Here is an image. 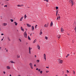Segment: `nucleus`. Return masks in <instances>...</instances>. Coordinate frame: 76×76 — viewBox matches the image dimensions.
<instances>
[{
	"label": "nucleus",
	"instance_id": "1",
	"mask_svg": "<svg viewBox=\"0 0 76 76\" xmlns=\"http://www.w3.org/2000/svg\"><path fill=\"white\" fill-rule=\"evenodd\" d=\"M25 38H27V34L26 33V31H25L23 34Z\"/></svg>",
	"mask_w": 76,
	"mask_h": 76
},
{
	"label": "nucleus",
	"instance_id": "2",
	"mask_svg": "<svg viewBox=\"0 0 76 76\" xmlns=\"http://www.w3.org/2000/svg\"><path fill=\"white\" fill-rule=\"evenodd\" d=\"M29 65L30 66V67L31 68V69H33L34 68H33V65H32V63H30L29 64Z\"/></svg>",
	"mask_w": 76,
	"mask_h": 76
},
{
	"label": "nucleus",
	"instance_id": "3",
	"mask_svg": "<svg viewBox=\"0 0 76 76\" xmlns=\"http://www.w3.org/2000/svg\"><path fill=\"white\" fill-rule=\"evenodd\" d=\"M32 50V48L29 47V54H31V50Z\"/></svg>",
	"mask_w": 76,
	"mask_h": 76
},
{
	"label": "nucleus",
	"instance_id": "4",
	"mask_svg": "<svg viewBox=\"0 0 76 76\" xmlns=\"http://www.w3.org/2000/svg\"><path fill=\"white\" fill-rule=\"evenodd\" d=\"M69 2H70V3H71V4H72V6H73L74 5V1L73 0H70L69 1Z\"/></svg>",
	"mask_w": 76,
	"mask_h": 76
},
{
	"label": "nucleus",
	"instance_id": "5",
	"mask_svg": "<svg viewBox=\"0 0 76 76\" xmlns=\"http://www.w3.org/2000/svg\"><path fill=\"white\" fill-rule=\"evenodd\" d=\"M59 63H61V64L63 63V60H61L60 59H59Z\"/></svg>",
	"mask_w": 76,
	"mask_h": 76
},
{
	"label": "nucleus",
	"instance_id": "6",
	"mask_svg": "<svg viewBox=\"0 0 76 76\" xmlns=\"http://www.w3.org/2000/svg\"><path fill=\"white\" fill-rule=\"evenodd\" d=\"M44 59H45V60H46V55H45V54H44Z\"/></svg>",
	"mask_w": 76,
	"mask_h": 76
},
{
	"label": "nucleus",
	"instance_id": "7",
	"mask_svg": "<svg viewBox=\"0 0 76 76\" xmlns=\"http://www.w3.org/2000/svg\"><path fill=\"white\" fill-rule=\"evenodd\" d=\"M6 68H7V69H8V70H9V69H10V67L9 66H7Z\"/></svg>",
	"mask_w": 76,
	"mask_h": 76
},
{
	"label": "nucleus",
	"instance_id": "8",
	"mask_svg": "<svg viewBox=\"0 0 76 76\" xmlns=\"http://www.w3.org/2000/svg\"><path fill=\"white\" fill-rule=\"evenodd\" d=\"M37 48L38 50H40V46L39 45L37 44Z\"/></svg>",
	"mask_w": 76,
	"mask_h": 76
},
{
	"label": "nucleus",
	"instance_id": "9",
	"mask_svg": "<svg viewBox=\"0 0 76 76\" xmlns=\"http://www.w3.org/2000/svg\"><path fill=\"white\" fill-rule=\"evenodd\" d=\"M7 25V23H4L2 24V25L3 26H6Z\"/></svg>",
	"mask_w": 76,
	"mask_h": 76
},
{
	"label": "nucleus",
	"instance_id": "10",
	"mask_svg": "<svg viewBox=\"0 0 76 76\" xmlns=\"http://www.w3.org/2000/svg\"><path fill=\"white\" fill-rule=\"evenodd\" d=\"M61 32H63V31H64V30L63 29V28H61Z\"/></svg>",
	"mask_w": 76,
	"mask_h": 76
},
{
	"label": "nucleus",
	"instance_id": "11",
	"mask_svg": "<svg viewBox=\"0 0 76 76\" xmlns=\"http://www.w3.org/2000/svg\"><path fill=\"white\" fill-rule=\"evenodd\" d=\"M10 63H11L14 64H15V63H16L15 62H13V61H11L10 62Z\"/></svg>",
	"mask_w": 76,
	"mask_h": 76
},
{
	"label": "nucleus",
	"instance_id": "12",
	"mask_svg": "<svg viewBox=\"0 0 76 76\" xmlns=\"http://www.w3.org/2000/svg\"><path fill=\"white\" fill-rule=\"evenodd\" d=\"M26 25L28 27H31V25H30L29 24H26Z\"/></svg>",
	"mask_w": 76,
	"mask_h": 76
},
{
	"label": "nucleus",
	"instance_id": "13",
	"mask_svg": "<svg viewBox=\"0 0 76 76\" xmlns=\"http://www.w3.org/2000/svg\"><path fill=\"white\" fill-rule=\"evenodd\" d=\"M7 39L8 41H11L10 39V37H7Z\"/></svg>",
	"mask_w": 76,
	"mask_h": 76
},
{
	"label": "nucleus",
	"instance_id": "14",
	"mask_svg": "<svg viewBox=\"0 0 76 76\" xmlns=\"http://www.w3.org/2000/svg\"><path fill=\"white\" fill-rule=\"evenodd\" d=\"M31 30L32 31H34V26H32L31 27Z\"/></svg>",
	"mask_w": 76,
	"mask_h": 76
},
{
	"label": "nucleus",
	"instance_id": "15",
	"mask_svg": "<svg viewBox=\"0 0 76 76\" xmlns=\"http://www.w3.org/2000/svg\"><path fill=\"white\" fill-rule=\"evenodd\" d=\"M60 16H59V17H58L57 18V20H60Z\"/></svg>",
	"mask_w": 76,
	"mask_h": 76
},
{
	"label": "nucleus",
	"instance_id": "16",
	"mask_svg": "<svg viewBox=\"0 0 76 76\" xmlns=\"http://www.w3.org/2000/svg\"><path fill=\"white\" fill-rule=\"evenodd\" d=\"M37 42V39H35L33 42V43L34 44V43H35Z\"/></svg>",
	"mask_w": 76,
	"mask_h": 76
},
{
	"label": "nucleus",
	"instance_id": "17",
	"mask_svg": "<svg viewBox=\"0 0 76 76\" xmlns=\"http://www.w3.org/2000/svg\"><path fill=\"white\" fill-rule=\"evenodd\" d=\"M20 28L21 31H24V29H23V27H21Z\"/></svg>",
	"mask_w": 76,
	"mask_h": 76
},
{
	"label": "nucleus",
	"instance_id": "18",
	"mask_svg": "<svg viewBox=\"0 0 76 76\" xmlns=\"http://www.w3.org/2000/svg\"><path fill=\"white\" fill-rule=\"evenodd\" d=\"M23 17H22L20 20V21H22V19H23Z\"/></svg>",
	"mask_w": 76,
	"mask_h": 76
},
{
	"label": "nucleus",
	"instance_id": "19",
	"mask_svg": "<svg viewBox=\"0 0 76 76\" xmlns=\"http://www.w3.org/2000/svg\"><path fill=\"white\" fill-rule=\"evenodd\" d=\"M44 26L45 27V28H47V27H48V25H47L45 24L44 25Z\"/></svg>",
	"mask_w": 76,
	"mask_h": 76
},
{
	"label": "nucleus",
	"instance_id": "20",
	"mask_svg": "<svg viewBox=\"0 0 76 76\" xmlns=\"http://www.w3.org/2000/svg\"><path fill=\"white\" fill-rule=\"evenodd\" d=\"M53 22L52 21L50 23V26H53Z\"/></svg>",
	"mask_w": 76,
	"mask_h": 76
},
{
	"label": "nucleus",
	"instance_id": "21",
	"mask_svg": "<svg viewBox=\"0 0 76 76\" xmlns=\"http://www.w3.org/2000/svg\"><path fill=\"white\" fill-rule=\"evenodd\" d=\"M14 23L15 24V25L16 26H17V25H18V23H17L16 22H14Z\"/></svg>",
	"mask_w": 76,
	"mask_h": 76
},
{
	"label": "nucleus",
	"instance_id": "22",
	"mask_svg": "<svg viewBox=\"0 0 76 76\" xmlns=\"http://www.w3.org/2000/svg\"><path fill=\"white\" fill-rule=\"evenodd\" d=\"M17 57L18 58H20V55H18Z\"/></svg>",
	"mask_w": 76,
	"mask_h": 76
},
{
	"label": "nucleus",
	"instance_id": "23",
	"mask_svg": "<svg viewBox=\"0 0 76 76\" xmlns=\"http://www.w3.org/2000/svg\"><path fill=\"white\" fill-rule=\"evenodd\" d=\"M58 10L56 11V16H57V14H58Z\"/></svg>",
	"mask_w": 76,
	"mask_h": 76
},
{
	"label": "nucleus",
	"instance_id": "24",
	"mask_svg": "<svg viewBox=\"0 0 76 76\" xmlns=\"http://www.w3.org/2000/svg\"><path fill=\"white\" fill-rule=\"evenodd\" d=\"M28 39L29 40H31V38H30L29 36H28Z\"/></svg>",
	"mask_w": 76,
	"mask_h": 76
},
{
	"label": "nucleus",
	"instance_id": "25",
	"mask_svg": "<svg viewBox=\"0 0 76 76\" xmlns=\"http://www.w3.org/2000/svg\"><path fill=\"white\" fill-rule=\"evenodd\" d=\"M70 56V55L67 54V56H66V58H67V57H68V56Z\"/></svg>",
	"mask_w": 76,
	"mask_h": 76
},
{
	"label": "nucleus",
	"instance_id": "26",
	"mask_svg": "<svg viewBox=\"0 0 76 76\" xmlns=\"http://www.w3.org/2000/svg\"><path fill=\"white\" fill-rule=\"evenodd\" d=\"M24 18L25 19H26V18L27 16H26V15H25L24 16Z\"/></svg>",
	"mask_w": 76,
	"mask_h": 76
},
{
	"label": "nucleus",
	"instance_id": "27",
	"mask_svg": "<svg viewBox=\"0 0 76 76\" xmlns=\"http://www.w3.org/2000/svg\"><path fill=\"white\" fill-rule=\"evenodd\" d=\"M37 63H39V60H37Z\"/></svg>",
	"mask_w": 76,
	"mask_h": 76
},
{
	"label": "nucleus",
	"instance_id": "28",
	"mask_svg": "<svg viewBox=\"0 0 76 76\" xmlns=\"http://www.w3.org/2000/svg\"><path fill=\"white\" fill-rule=\"evenodd\" d=\"M10 20H11V22H13V19H11Z\"/></svg>",
	"mask_w": 76,
	"mask_h": 76
},
{
	"label": "nucleus",
	"instance_id": "29",
	"mask_svg": "<svg viewBox=\"0 0 76 76\" xmlns=\"http://www.w3.org/2000/svg\"><path fill=\"white\" fill-rule=\"evenodd\" d=\"M17 6H18V7H21V6H21L20 5H17Z\"/></svg>",
	"mask_w": 76,
	"mask_h": 76
},
{
	"label": "nucleus",
	"instance_id": "30",
	"mask_svg": "<svg viewBox=\"0 0 76 76\" xmlns=\"http://www.w3.org/2000/svg\"><path fill=\"white\" fill-rule=\"evenodd\" d=\"M58 9V7H56V10H57Z\"/></svg>",
	"mask_w": 76,
	"mask_h": 76
},
{
	"label": "nucleus",
	"instance_id": "31",
	"mask_svg": "<svg viewBox=\"0 0 76 76\" xmlns=\"http://www.w3.org/2000/svg\"><path fill=\"white\" fill-rule=\"evenodd\" d=\"M45 39H47H47H48V37H47L46 36L45 37Z\"/></svg>",
	"mask_w": 76,
	"mask_h": 76
},
{
	"label": "nucleus",
	"instance_id": "32",
	"mask_svg": "<svg viewBox=\"0 0 76 76\" xmlns=\"http://www.w3.org/2000/svg\"><path fill=\"white\" fill-rule=\"evenodd\" d=\"M19 40L20 42H22V40H21V39H19Z\"/></svg>",
	"mask_w": 76,
	"mask_h": 76
},
{
	"label": "nucleus",
	"instance_id": "33",
	"mask_svg": "<svg viewBox=\"0 0 76 76\" xmlns=\"http://www.w3.org/2000/svg\"><path fill=\"white\" fill-rule=\"evenodd\" d=\"M40 72V74H42V71H41Z\"/></svg>",
	"mask_w": 76,
	"mask_h": 76
},
{
	"label": "nucleus",
	"instance_id": "34",
	"mask_svg": "<svg viewBox=\"0 0 76 76\" xmlns=\"http://www.w3.org/2000/svg\"><path fill=\"white\" fill-rule=\"evenodd\" d=\"M41 71V69H38V72H40Z\"/></svg>",
	"mask_w": 76,
	"mask_h": 76
},
{
	"label": "nucleus",
	"instance_id": "35",
	"mask_svg": "<svg viewBox=\"0 0 76 76\" xmlns=\"http://www.w3.org/2000/svg\"><path fill=\"white\" fill-rule=\"evenodd\" d=\"M44 1H46V2H48V0H44Z\"/></svg>",
	"mask_w": 76,
	"mask_h": 76
},
{
	"label": "nucleus",
	"instance_id": "36",
	"mask_svg": "<svg viewBox=\"0 0 76 76\" xmlns=\"http://www.w3.org/2000/svg\"><path fill=\"white\" fill-rule=\"evenodd\" d=\"M42 32H41L39 33L40 35H41V34H42Z\"/></svg>",
	"mask_w": 76,
	"mask_h": 76
},
{
	"label": "nucleus",
	"instance_id": "37",
	"mask_svg": "<svg viewBox=\"0 0 76 76\" xmlns=\"http://www.w3.org/2000/svg\"><path fill=\"white\" fill-rule=\"evenodd\" d=\"M73 73L74 74V75H75V71H73Z\"/></svg>",
	"mask_w": 76,
	"mask_h": 76
},
{
	"label": "nucleus",
	"instance_id": "38",
	"mask_svg": "<svg viewBox=\"0 0 76 76\" xmlns=\"http://www.w3.org/2000/svg\"><path fill=\"white\" fill-rule=\"evenodd\" d=\"M1 25H0V31H1Z\"/></svg>",
	"mask_w": 76,
	"mask_h": 76
},
{
	"label": "nucleus",
	"instance_id": "39",
	"mask_svg": "<svg viewBox=\"0 0 76 76\" xmlns=\"http://www.w3.org/2000/svg\"><path fill=\"white\" fill-rule=\"evenodd\" d=\"M75 32H76V27H75Z\"/></svg>",
	"mask_w": 76,
	"mask_h": 76
},
{
	"label": "nucleus",
	"instance_id": "40",
	"mask_svg": "<svg viewBox=\"0 0 76 76\" xmlns=\"http://www.w3.org/2000/svg\"><path fill=\"white\" fill-rule=\"evenodd\" d=\"M37 25H36L35 26V28L36 29L37 28Z\"/></svg>",
	"mask_w": 76,
	"mask_h": 76
},
{
	"label": "nucleus",
	"instance_id": "41",
	"mask_svg": "<svg viewBox=\"0 0 76 76\" xmlns=\"http://www.w3.org/2000/svg\"><path fill=\"white\" fill-rule=\"evenodd\" d=\"M66 72L68 73H69V71H68V70H67Z\"/></svg>",
	"mask_w": 76,
	"mask_h": 76
},
{
	"label": "nucleus",
	"instance_id": "42",
	"mask_svg": "<svg viewBox=\"0 0 76 76\" xmlns=\"http://www.w3.org/2000/svg\"><path fill=\"white\" fill-rule=\"evenodd\" d=\"M46 68H47V69H49V67H48V66H46Z\"/></svg>",
	"mask_w": 76,
	"mask_h": 76
},
{
	"label": "nucleus",
	"instance_id": "43",
	"mask_svg": "<svg viewBox=\"0 0 76 76\" xmlns=\"http://www.w3.org/2000/svg\"><path fill=\"white\" fill-rule=\"evenodd\" d=\"M34 67H36V66H37L36 65V64H34Z\"/></svg>",
	"mask_w": 76,
	"mask_h": 76
},
{
	"label": "nucleus",
	"instance_id": "44",
	"mask_svg": "<svg viewBox=\"0 0 76 76\" xmlns=\"http://www.w3.org/2000/svg\"><path fill=\"white\" fill-rule=\"evenodd\" d=\"M3 73H4V74H5L6 73V72L4 71L3 72Z\"/></svg>",
	"mask_w": 76,
	"mask_h": 76
},
{
	"label": "nucleus",
	"instance_id": "45",
	"mask_svg": "<svg viewBox=\"0 0 76 76\" xmlns=\"http://www.w3.org/2000/svg\"><path fill=\"white\" fill-rule=\"evenodd\" d=\"M36 70H38V68H36Z\"/></svg>",
	"mask_w": 76,
	"mask_h": 76
},
{
	"label": "nucleus",
	"instance_id": "46",
	"mask_svg": "<svg viewBox=\"0 0 76 76\" xmlns=\"http://www.w3.org/2000/svg\"><path fill=\"white\" fill-rule=\"evenodd\" d=\"M60 38V36H59L58 37V38Z\"/></svg>",
	"mask_w": 76,
	"mask_h": 76
},
{
	"label": "nucleus",
	"instance_id": "47",
	"mask_svg": "<svg viewBox=\"0 0 76 76\" xmlns=\"http://www.w3.org/2000/svg\"><path fill=\"white\" fill-rule=\"evenodd\" d=\"M4 35V34H1V35Z\"/></svg>",
	"mask_w": 76,
	"mask_h": 76
},
{
	"label": "nucleus",
	"instance_id": "48",
	"mask_svg": "<svg viewBox=\"0 0 76 76\" xmlns=\"http://www.w3.org/2000/svg\"><path fill=\"white\" fill-rule=\"evenodd\" d=\"M4 7H7V5H5V6H4Z\"/></svg>",
	"mask_w": 76,
	"mask_h": 76
},
{
	"label": "nucleus",
	"instance_id": "49",
	"mask_svg": "<svg viewBox=\"0 0 76 76\" xmlns=\"http://www.w3.org/2000/svg\"><path fill=\"white\" fill-rule=\"evenodd\" d=\"M18 76H21V75H18Z\"/></svg>",
	"mask_w": 76,
	"mask_h": 76
},
{
	"label": "nucleus",
	"instance_id": "50",
	"mask_svg": "<svg viewBox=\"0 0 76 76\" xmlns=\"http://www.w3.org/2000/svg\"><path fill=\"white\" fill-rule=\"evenodd\" d=\"M48 71H46V73H48Z\"/></svg>",
	"mask_w": 76,
	"mask_h": 76
},
{
	"label": "nucleus",
	"instance_id": "51",
	"mask_svg": "<svg viewBox=\"0 0 76 76\" xmlns=\"http://www.w3.org/2000/svg\"><path fill=\"white\" fill-rule=\"evenodd\" d=\"M35 57H37V56L36 55L34 56Z\"/></svg>",
	"mask_w": 76,
	"mask_h": 76
},
{
	"label": "nucleus",
	"instance_id": "52",
	"mask_svg": "<svg viewBox=\"0 0 76 76\" xmlns=\"http://www.w3.org/2000/svg\"><path fill=\"white\" fill-rule=\"evenodd\" d=\"M65 76H67V74H65Z\"/></svg>",
	"mask_w": 76,
	"mask_h": 76
},
{
	"label": "nucleus",
	"instance_id": "53",
	"mask_svg": "<svg viewBox=\"0 0 76 76\" xmlns=\"http://www.w3.org/2000/svg\"><path fill=\"white\" fill-rule=\"evenodd\" d=\"M3 39H2L1 41H3Z\"/></svg>",
	"mask_w": 76,
	"mask_h": 76
},
{
	"label": "nucleus",
	"instance_id": "54",
	"mask_svg": "<svg viewBox=\"0 0 76 76\" xmlns=\"http://www.w3.org/2000/svg\"><path fill=\"white\" fill-rule=\"evenodd\" d=\"M21 6H23V4H22L21 5Z\"/></svg>",
	"mask_w": 76,
	"mask_h": 76
},
{
	"label": "nucleus",
	"instance_id": "55",
	"mask_svg": "<svg viewBox=\"0 0 76 76\" xmlns=\"http://www.w3.org/2000/svg\"><path fill=\"white\" fill-rule=\"evenodd\" d=\"M7 51H8V50H7H7H6V52H7Z\"/></svg>",
	"mask_w": 76,
	"mask_h": 76
},
{
	"label": "nucleus",
	"instance_id": "56",
	"mask_svg": "<svg viewBox=\"0 0 76 76\" xmlns=\"http://www.w3.org/2000/svg\"><path fill=\"white\" fill-rule=\"evenodd\" d=\"M10 76H12V75L11 74L10 75Z\"/></svg>",
	"mask_w": 76,
	"mask_h": 76
},
{
	"label": "nucleus",
	"instance_id": "57",
	"mask_svg": "<svg viewBox=\"0 0 76 76\" xmlns=\"http://www.w3.org/2000/svg\"><path fill=\"white\" fill-rule=\"evenodd\" d=\"M47 25L48 26V24Z\"/></svg>",
	"mask_w": 76,
	"mask_h": 76
},
{
	"label": "nucleus",
	"instance_id": "58",
	"mask_svg": "<svg viewBox=\"0 0 76 76\" xmlns=\"http://www.w3.org/2000/svg\"><path fill=\"white\" fill-rule=\"evenodd\" d=\"M31 35H32V34H30V36H31Z\"/></svg>",
	"mask_w": 76,
	"mask_h": 76
},
{
	"label": "nucleus",
	"instance_id": "59",
	"mask_svg": "<svg viewBox=\"0 0 76 76\" xmlns=\"http://www.w3.org/2000/svg\"><path fill=\"white\" fill-rule=\"evenodd\" d=\"M1 47L0 48V49H1Z\"/></svg>",
	"mask_w": 76,
	"mask_h": 76
},
{
	"label": "nucleus",
	"instance_id": "60",
	"mask_svg": "<svg viewBox=\"0 0 76 76\" xmlns=\"http://www.w3.org/2000/svg\"><path fill=\"white\" fill-rule=\"evenodd\" d=\"M26 44H28V43H26Z\"/></svg>",
	"mask_w": 76,
	"mask_h": 76
},
{
	"label": "nucleus",
	"instance_id": "61",
	"mask_svg": "<svg viewBox=\"0 0 76 76\" xmlns=\"http://www.w3.org/2000/svg\"><path fill=\"white\" fill-rule=\"evenodd\" d=\"M58 15H59V14H58Z\"/></svg>",
	"mask_w": 76,
	"mask_h": 76
},
{
	"label": "nucleus",
	"instance_id": "62",
	"mask_svg": "<svg viewBox=\"0 0 76 76\" xmlns=\"http://www.w3.org/2000/svg\"><path fill=\"white\" fill-rule=\"evenodd\" d=\"M56 76H58V75H56Z\"/></svg>",
	"mask_w": 76,
	"mask_h": 76
},
{
	"label": "nucleus",
	"instance_id": "63",
	"mask_svg": "<svg viewBox=\"0 0 76 76\" xmlns=\"http://www.w3.org/2000/svg\"><path fill=\"white\" fill-rule=\"evenodd\" d=\"M2 18H1V19H2Z\"/></svg>",
	"mask_w": 76,
	"mask_h": 76
},
{
	"label": "nucleus",
	"instance_id": "64",
	"mask_svg": "<svg viewBox=\"0 0 76 76\" xmlns=\"http://www.w3.org/2000/svg\"><path fill=\"white\" fill-rule=\"evenodd\" d=\"M5 50H6V48H5Z\"/></svg>",
	"mask_w": 76,
	"mask_h": 76
}]
</instances>
